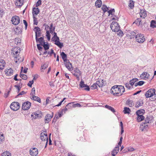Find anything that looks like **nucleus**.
Segmentation results:
<instances>
[{"instance_id":"nucleus-1","label":"nucleus","mask_w":156,"mask_h":156,"mask_svg":"<svg viewBox=\"0 0 156 156\" xmlns=\"http://www.w3.org/2000/svg\"><path fill=\"white\" fill-rule=\"evenodd\" d=\"M125 91V88L122 85H115L112 87L111 89L112 93L116 97L121 96Z\"/></svg>"},{"instance_id":"nucleus-2","label":"nucleus","mask_w":156,"mask_h":156,"mask_svg":"<svg viewBox=\"0 0 156 156\" xmlns=\"http://www.w3.org/2000/svg\"><path fill=\"white\" fill-rule=\"evenodd\" d=\"M154 95L155 97H156L155 90L154 88L149 89L147 91L145 94L146 98H151Z\"/></svg>"},{"instance_id":"nucleus-3","label":"nucleus","mask_w":156,"mask_h":156,"mask_svg":"<svg viewBox=\"0 0 156 156\" xmlns=\"http://www.w3.org/2000/svg\"><path fill=\"white\" fill-rule=\"evenodd\" d=\"M40 138L42 141L45 142L46 146L48 142V137L47 133L46 131H44L40 134ZM46 146H45L46 147Z\"/></svg>"},{"instance_id":"nucleus-4","label":"nucleus","mask_w":156,"mask_h":156,"mask_svg":"<svg viewBox=\"0 0 156 156\" xmlns=\"http://www.w3.org/2000/svg\"><path fill=\"white\" fill-rule=\"evenodd\" d=\"M20 108L19 103L17 102H13L10 105V108L12 110L16 111L19 110Z\"/></svg>"},{"instance_id":"nucleus-5","label":"nucleus","mask_w":156,"mask_h":156,"mask_svg":"<svg viewBox=\"0 0 156 156\" xmlns=\"http://www.w3.org/2000/svg\"><path fill=\"white\" fill-rule=\"evenodd\" d=\"M136 41L139 43H143L145 41V38L144 35L141 34H138L136 35Z\"/></svg>"},{"instance_id":"nucleus-6","label":"nucleus","mask_w":156,"mask_h":156,"mask_svg":"<svg viewBox=\"0 0 156 156\" xmlns=\"http://www.w3.org/2000/svg\"><path fill=\"white\" fill-rule=\"evenodd\" d=\"M11 21L14 25H17L20 22V17L17 16H14L12 17Z\"/></svg>"},{"instance_id":"nucleus-7","label":"nucleus","mask_w":156,"mask_h":156,"mask_svg":"<svg viewBox=\"0 0 156 156\" xmlns=\"http://www.w3.org/2000/svg\"><path fill=\"white\" fill-rule=\"evenodd\" d=\"M34 30L35 32V37L41 36V30L39 27H35L34 28Z\"/></svg>"},{"instance_id":"nucleus-8","label":"nucleus","mask_w":156,"mask_h":156,"mask_svg":"<svg viewBox=\"0 0 156 156\" xmlns=\"http://www.w3.org/2000/svg\"><path fill=\"white\" fill-rule=\"evenodd\" d=\"M81 74V73L80 70L77 68H76L74 70V73H73V75L76 77L78 80H80L79 76Z\"/></svg>"},{"instance_id":"nucleus-9","label":"nucleus","mask_w":156,"mask_h":156,"mask_svg":"<svg viewBox=\"0 0 156 156\" xmlns=\"http://www.w3.org/2000/svg\"><path fill=\"white\" fill-rule=\"evenodd\" d=\"M38 153V150L36 147L32 148L30 149V154L32 156H36Z\"/></svg>"},{"instance_id":"nucleus-10","label":"nucleus","mask_w":156,"mask_h":156,"mask_svg":"<svg viewBox=\"0 0 156 156\" xmlns=\"http://www.w3.org/2000/svg\"><path fill=\"white\" fill-rule=\"evenodd\" d=\"M23 26L20 24L15 30V34L17 35H20L22 34Z\"/></svg>"},{"instance_id":"nucleus-11","label":"nucleus","mask_w":156,"mask_h":156,"mask_svg":"<svg viewBox=\"0 0 156 156\" xmlns=\"http://www.w3.org/2000/svg\"><path fill=\"white\" fill-rule=\"evenodd\" d=\"M64 64L66 67L69 70L71 71L73 69L72 64L69 60L64 62Z\"/></svg>"},{"instance_id":"nucleus-12","label":"nucleus","mask_w":156,"mask_h":156,"mask_svg":"<svg viewBox=\"0 0 156 156\" xmlns=\"http://www.w3.org/2000/svg\"><path fill=\"white\" fill-rule=\"evenodd\" d=\"M80 86L82 88H84V90L86 91H89L90 90V88L89 86L87 85V84H85L84 81L82 80H81L80 82Z\"/></svg>"},{"instance_id":"nucleus-13","label":"nucleus","mask_w":156,"mask_h":156,"mask_svg":"<svg viewBox=\"0 0 156 156\" xmlns=\"http://www.w3.org/2000/svg\"><path fill=\"white\" fill-rule=\"evenodd\" d=\"M105 81L102 79H98V80L96 81V84L99 87H102L105 86Z\"/></svg>"},{"instance_id":"nucleus-14","label":"nucleus","mask_w":156,"mask_h":156,"mask_svg":"<svg viewBox=\"0 0 156 156\" xmlns=\"http://www.w3.org/2000/svg\"><path fill=\"white\" fill-rule=\"evenodd\" d=\"M55 42V44L57 45L60 48H61L63 46V44L62 43L60 42L59 41V39L58 37H57V39H55L53 40Z\"/></svg>"},{"instance_id":"nucleus-15","label":"nucleus","mask_w":156,"mask_h":156,"mask_svg":"<svg viewBox=\"0 0 156 156\" xmlns=\"http://www.w3.org/2000/svg\"><path fill=\"white\" fill-rule=\"evenodd\" d=\"M38 37H36L35 39L37 43H39V44H41V45L43 43L45 42L44 40V37H41L40 38H38Z\"/></svg>"},{"instance_id":"nucleus-16","label":"nucleus","mask_w":156,"mask_h":156,"mask_svg":"<svg viewBox=\"0 0 156 156\" xmlns=\"http://www.w3.org/2000/svg\"><path fill=\"white\" fill-rule=\"evenodd\" d=\"M28 101L23 103L22 105V109L24 110H27L29 109V103Z\"/></svg>"},{"instance_id":"nucleus-17","label":"nucleus","mask_w":156,"mask_h":156,"mask_svg":"<svg viewBox=\"0 0 156 156\" xmlns=\"http://www.w3.org/2000/svg\"><path fill=\"white\" fill-rule=\"evenodd\" d=\"M42 114L41 113H37L36 112H34V114L31 115V116L32 118V120L33 119L40 118L42 116Z\"/></svg>"},{"instance_id":"nucleus-18","label":"nucleus","mask_w":156,"mask_h":156,"mask_svg":"<svg viewBox=\"0 0 156 156\" xmlns=\"http://www.w3.org/2000/svg\"><path fill=\"white\" fill-rule=\"evenodd\" d=\"M39 12L40 10L38 8H33L32 11L33 16H36Z\"/></svg>"},{"instance_id":"nucleus-19","label":"nucleus","mask_w":156,"mask_h":156,"mask_svg":"<svg viewBox=\"0 0 156 156\" xmlns=\"http://www.w3.org/2000/svg\"><path fill=\"white\" fill-rule=\"evenodd\" d=\"M140 17L143 18H145L147 16L146 11L144 9H142L140 10Z\"/></svg>"},{"instance_id":"nucleus-20","label":"nucleus","mask_w":156,"mask_h":156,"mask_svg":"<svg viewBox=\"0 0 156 156\" xmlns=\"http://www.w3.org/2000/svg\"><path fill=\"white\" fill-rule=\"evenodd\" d=\"M149 76V75L148 73L144 72L142 73L140 76V77L141 79H148Z\"/></svg>"},{"instance_id":"nucleus-21","label":"nucleus","mask_w":156,"mask_h":156,"mask_svg":"<svg viewBox=\"0 0 156 156\" xmlns=\"http://www.w3.org/2000/svg\"><path fill=\"white\" fill-rule=\"evenodd\" d=\"M136 31H130L129 32V35L130 37V38H133L134 37L136 38Z\"/></svg>"},{"instance_id":"nucleus-22","label":"nucleus","mask_w":156,"mask_h":156,"mask_svg":"<svg viewBox=\"0 0 156 156\" xmlns=\"http://www.w3.org/2000/svg\"><path fill=\"white\" fill-rule=\"evenodd\" d=\"M118 25V23L115 21L113 22L110 25V28L113 31H114L116 26Z\"/></svg>"},{"instance_id":"nucleus-23","label":"nucleus","mask_w":156,"mask_h":156,"mask_svg":"<svg viewBox=\"0 0 156 156\" xmlns=\"http://www.w3.org/2000/svg\"><path fill=\"white\" fill-rule=\"evenodd\" d=\"M5 74L9 76H11L13 74V70L11 68H10L8 70H6L5 71Z\"/></svg>"},{"instance_id":"nucleus-24","label":"nucleus","mask_w":156,"mask_h":156,"mask_svg":"<svg viewBox=\"0 0 156 156\" xmlns=\"http://www.w3.org/2000/svg\"><path fill=\"white\" fill-rule=\"evenodd\" d=\"M15 4L16 6L18 7H20L23 4V0H17Z\"/></svg>"},{"instance_id":"nucleus-25","label":"nucleus","mask_w":156,"mask_h":156,"mask_svg":"<svg viewBox=\"0 0 156 156\" xmlns=\"http://www.w3.org/2000/svg\"><path fill=\"white\" fill-rule=\"evenodd\" d=\"M152 120V117L150 115L147 116L145 119V122L144 123V124L151 123Z\"/></svg>"},{"instance_id":"nucleus-26","label":"nucleus","mask_w":156,"mask_h":156,"mask_svg":"<svg viewBox=\"0 0 156 156\" xmlns=\"http://www.w3.org/2000/svg\"><path fill=\"white\" fill-rule=\"evenodd\" d=\"M60 55L64 62L66 61V60H67V55L63 51L61 52Z\"/></svg>"},{"instance_id":"nucleus-27","label":"nucleus","mask_w":156,"mask_h":156,"mask_svg":"<svg viewBox=\"0 0 156 156\" xmlns=\"http://www.w3.org/2000/svg\"><path fill=\"white\" fill-rule=\"evenodd\" d=\"M38 75L36 74L35 75H33V76L34 77L33 80L30 81V87H32V84L34 83V80H36L38 77Z\"/></svg>"},{"instance_id":"nucleus-28","label":"nucleus","mask_w":156,"mask_h":156,"mask_svg":"<svg viewBox=\"0 0 156 156\" xmlns=\"http://www.w3.org/2000/svg\"><path fill=\"white\" fill-rule=\"evenodd\" d=\"M53 117V115L51 114H48L45 116V120L47 121V123H48L50 121L51 118Z\"/></svg>"},{"instance_id":"nucleus-29","label":"nucleus","mask_w":156,"mask_h":156,"mask_svg":"<svg viewBox=\"0 0 156 156\" xmlns=\"http://www.w3.org/2000/svg\"><path fill=\"white\" fill-rule=\"evenodd\" d=\"M102 3L101 0H97L95 3V5L98 8H100L101 5Z\"/></svg>"},{"instance_id":"nucleus-30","label":"nucleus","mask_w":156,"mask_h":156,"mask_svg":"<svg viewBox=\"0 0 156 156\" xmlns=\"http://www.w3.org/2000/svg\"><path fill=\"white\" fill-rule=\"evenodd\" d=\"M126 104L130 107H132L134 105L133 104V101L129 99H128L126 101Z\"/></svg>"},{"instance_id":"nucleus-31","label":"nucleus","mask_w":156,"mask_h":156,"mask_svg":"<svg viewBox=\"0 0 156 156\" xmlns=\"http://www.w3.org/2000/svg\"><path fill=\"white\" fill-rule=\"evenodd\" d=\"M5 66V61L3 60H2L0 61V69L1 70L3 69Z\"/></svg>"},{"instance_id":"nucleus-32","label":"nucleus","mask_w":156,"mask_h":156,"mask_svg":"<svg viewBox=\"0 0 156 156\" xmlns=\"http://www.w3.org/2000/svg\"><path fill=\"white\" fill-rule=\"evenodd\" d=\"M138 80V79L137 78H133L129 81L130 84L131 86H133L134 83Z\"/></svg>"},{"instance_id":"nucleus-33","label":"nucleus","mask_w":156,"mask_h":156,"mask_svg":"<svg viewBox=\"0 0 156 156\" xmlns=\"http://www.w3.org/2000/svg\"><path fill=\"white\" fill-rule=\"evenodd\" d=\"M143 104V102L142 100H140L138 101L136 105V108H138L139 107L142 106Z\"/></svg>"},{"instance_id":"nucleus-34","label":"nucleus","mask_w":156,"mask_h":156,"mask_svg":"<svg viewBox=\"0 0 156 156\" xmlns=\"http://www.w3.org/2000/svg\"><path fill=\"white\" fill-rule=\"evenodd\" d=\"M131 110L129 108L126 107L124 108L123 112L125 114H129Z\"/></svg>"},{"instance_id":"nucleus-35","label":"nucleus","mask_w":156,"mask_h":156,"mask_svg":"<svg viewBox=\"0 0 156 156\" xmlns=\"http://www.w3.org/2000/svg\"><path fill=\"white\" fill-rule=\"evenodd\" d=\"M41 46L43 47L44 49L45 50H47L49 48V46L47 42H45L44 43H43Z\"/></svg>"},{"instance_id":"nucleus-36","label":"nucleus","mask_w":156,"mask_h":156,"mask_svg":"<svg viewBox=\"0 0 156 156\" xmlns=\"http://www.w3.org/2000/svg\"><path fill=\"white\" fill-rule=\"evenodd\" d=\"M48 65L46 63H44L41 66L40 70L41 72H44V70L48 67Z\"/></svg>"},{"instance_id":"nucleus-37","label":"nucleus","mask_w":156,"mask_h":156,"mask_svg":"<svg viewBox=\"0 0 156 156\" xmlns=\"http://www.w3.org/2000/svg\"><path fill=\"white\" fill-rule=\"evenodd\" d=\"M144 117L143 115L137 116V120L138 122H140L144 120Z\"/></svg>"},{"instance_id":"nucleus-38","label":"nucleus","mask_w":156,"mask_h":156,"mask_svg":"<svg viewBox=\"0 0 156 156\" xmlns=\"http://www.w3.org/2000/svg\"><path fill=\"white\" fill-rule=\"evenodd\" d=\"M144 112V109L139 110L137 111L136 112V114L137 116H140V115H143V113Z\"/></svg>"},{"instance_id":"nucleus-39","label":"nucleus","mask_w":156,"mask_h":156,"mask_svg":"<svg viewBox=\"0 0 156 156\" xmlns=\"http://www.w3.org/2000/svg\"><path fill=\"white\" fill-rule=\"evenodd\" d=\"M1 156H11V154L9 151H5L2 154Z\"/></svg>"},{"instance_id":"nucleus-40","label":"nucleus","mask_w":156,"mask_h":156,"mask_svg":"<svg viewBox=\"0 0 156 156\" xmlns=\"http://www.w3.org/2000/svg\"><path fill=\"white\" fill-rule=\"evenodd\" d=\"M101 9L103 11L104 13H105L108 10V8L106 5H102L101 7Z\"/></svg>"},{"instance_id":"nucleus-41","label":"nucleus","mask_w":156,"mask_h":156,"mask_svg":"<svg viewBox=\"0 0 156 156\" xmlns=\"http://www.w3.org/2000/svg\"><path fill=\"white\" fill-rule=\"evenodd\" d=\"M22 72H21L20 74V76L24 80H26L27 79V76L24 74H23Z\"/></svg>"},{"instance_id":"nucleus-42","label":"nucleus","mask_w":156,"mask_h":156,"mask_svg":"<svg viewBox=\"0 0 156 156\" xmlns=\"http://www.w3.org/2000/svg\"><path fill=\"white\" fill-rule=\"evenodd\" d=\"M150 26L151 27L154 28L156 26V22L154 20H151V22Z\"/></svg>"},{"instance_id":"nucleus-43","label":"nucleus","mask_w":156,"mask_h":156,"mask_svg":"<svg viewBox=\"0 0 156 156\" xmlns=\"http://www.w3.org/2000/svg\"><path fill=\"white\" fill-rule=\"evenodd\" d=\"M105 107L108 109L111 110L113 113H114L115 112V109L113 107L110 106L106 105L105 106Z\"/></svg>"},{"instance_id":"nucleus-44","label":"nucleus","mask_w":156,"mask_h":156,"mask_svg":"<svg viewBox=\"0 0 156 156\" xmlns=\"http://www.w3.org/2000/svg\"><path fill=\"white\" fill-rule=\"evenodd\" d=\"M144 83V82L143 81H140L137 83H135V86L136 87L137 86H141L143 85Z\"/></svg>"},{"instance_id":"nucleus-45","label":"nucleus","mask_w":156,"mask_h":156,"mask_svg":"<svg viewBox=\"0 0 156 156\" xmlns=\"http://www.w3.org/2000/svg\"><path fill=\"white\" fill-rule=\"evenodd\" d=\"M33 24L34 25H37L38 22L36 16H33Z\"/></svg>"},{"instance_id":"nucleus-46","label":"nucleus","mask_w":156,"mask_h":156,"mask_svg":"<svg viewBox=\"0 0 156 156\" xmlns=\"http://www.w3.org/2000/svg\"><path fill=\"white\" fill-rule=\"evenodd\" d=\"M134 5V2L132 0H130L129 3V6L130 7L131 9H132Z\"/></svg>"},{"instance_id":"nucleus-47","label":"nucleus","mask_w":156,"mask_h":156,"mask_svg":"<svg viewBox=\"0 0 156 156\" xmlns=\"http://www.w3.org/2000/svg\"><path fill=\"white\" fill-rule=\"evenodd\" d=\"M108 12L109 13L108 16L110 15H112L113 16L114 15L115 9H111L108 11Z\"/></svg>"},{"instance_id":"nucleus-48","label":"nucleus","mask_w":156,"mask_h":156,"mask_svg":"<svg viewBox=\"0 0 156 156\" xmlns=\"http://www.w3.org/2000/svg\"><path fill=\"white\" fill-rule=\"evenodd\" d=\"M15 43L17 45L21 43V39L20 38H16L15 39Z\"/></svg>"},{"instance_id":"nucleus-49","label":"nucleus","mask_w":156,"mask_h":156,"mask_svg":"<svg viewBox=\"0 0 156 156\" xmlns=\"http://www.w3.org/2000/svg\"><path fill=\"white\" fill-rule=\"evenodd\" d=\"M35 93V88L34 87L32 89L30 94L32 96V98H38V97L34 95Z\"/></svg>"},{"instance_id":"nucleus-50","label":"nucleus","mask_w":156,"mask_h":156,"mask_svg":"<svg viewBox=\"0 0 156 156\" xmlns=\"http://www.w3.org/2000/svg\"><path fill=\"white\" fill-rule=\"evenodd\" d=\"M46 36L47 39L49 41L50 40V39L51 35L49 33V31L46 30Z\"/></svg>"},{"instance_id":"nucleus-51","label":"nucleus","mask_w":156,"mask_h":156,"mask_svg":"<svg viewBox=\"0 0 156 156\" xmlns=\"http://www.w3.org/2000/svg\"><path fill=\"white\" fill-rule=\"evenodd\" d=\"M141 22V20L140 18H137L135 21L134 22V23H135L136 24L138 25H140Z\"/></svg>"},{"instance_id":"nucleus-52","label":"nucleus","mask_w":156,"mask_h":156,"mask_svg":"<svg viewBox=\"0 0 156 156\" xmlns=\"http://www.w3.org/2000/svg\"><path fill=\"white\" fill-rule=\"evenodd\" d=\"M119 151H118L115 149H114L112 152V155L113 156H115L118 152Z\"/></svg>"},{"instance_id":"nucleus-53","label":"nucleus","mask_w":156,"mask_h":156,"mask_svg":"<svg viewBox=\"0 0 156 156\" xmlns=\"http://www.w3.org/2000/svg\"><path fill=\"white\" fill-rule=\"evenodd\" d=\"M4 140V137L3 136V134H1L0 133V144L2 143Z\"/></svg>"},{"instance_id":"nucleus-54","label":"nucleus","mask_w":156,"mask_h":156,"mask_svg":"<svg viewBox=\"0 0 156 156\" xmlns=\"http://www.w3.org/2000/svg\"><path fill=\"white\" fill-rule=\"evenodd\" d=\"M120 27H119V25L118 24V25L116 26L115 28V30H114V32H118L120 30Z\"/></svg>"},{"instance_id":"nucleus-55","label":"nucleus","mask_w":156,"mask_h":156,"mask_svg":"<svg viewBox=\"0 0 156 156\" xmlns=\"http://www.w3.org/2000/svg\"><path fill=\"white\" fill-rule=\"evenodd\" d=\"M41 0H38L36 4V7H37L41 5Z\"/></svg>"},{"instance_id":"nucleus-56","label":"nucleus","mask_w":156,"mask_h":156,"mask_svg":"<svg viewBox=\"0 0 156 156\" xmlns=\"http://www.w3.org/2000/svg\"><path fill=\"white\" fill-rule=\"evenodd\" d=\"M63 109H62L61 111H60L58 113L59 117L60 118L63 115Z\"/></svg>"},{"instance_id":"nucleus-57","label":"nucleus","mask_w":156,"mask_h":156,"mask_svg":"<svg viewBox=\"0 0 156 156\" xmlns=\"http://www.w3.org/2000/svg\"><path fill=\"white\" fill-rule=\"evenodd\" d=\"M119 32L118 33V35L119 36H122L123 35V32L120 30L119 31H118Z\"/></svg>"},{"instance_id":"nucleus-58","label":"nucleus","mask_w":156,"mask_h":156,"mask_svg":"<svg viewBox=\"0 0 156 156\" xmlns=\"http://www.w3.org/2000/svg\"><path fill=\"white\" fill-rule=\"evenodd\" d=\"M130 83H126L125 84L126 87L129 89H130L131 88V86L129 85Z\"/></svg>"},{"instance_id":"nucleus-59","label":"nucleus","mask_w":156,"mask_h":156,"mask_svg":"<svg viewBox=\"0 0 156 156\" xmlns=\"http://www.w3.org/2000/svg\"><path fill=\"white\" fill-rule=\"evenodd\" d=\"M41 45L40 44H37V48L39 51H41L42 49V47Z\"/></svg>"},{"instance_id":"nucleus-60","label":"nucleus","mask_w":156,"mask_h":156,"mask_svg":"<svg viewBox=\"0 0 156 156\" xmlns=\"http://www.w3.org/2000/svg\"><path fill=\"white\" fill-rule=\"evenodd\" d=\"M23 23L25 25V28L26 30L27 29V23L26 21L25 20H23Z\"/></svg>"},{"instance_id":"nucleus-61","label":"nucleus","mask_w":156,"mask_h":156,"mask_svg":"<svg viewBox=\"0 0 156 156\" xmlns=\"http://www.w3.org/2000/svg\"><path fill=\"white\" fill-rule=\"evenodd\" d=\"M97 84H96V83L92 85L91 87H92V89H95L97 88Z\"/></svg>"},{"instance_id":"nucleus-62","label":"nucleus","mask_w":156,"mask_h":156,"mask_svg":"<svg viewBox=\"0 0 156 156\" xmlns=\"http://www.w3.org/2000/svg\"><path fill=\"white\" fill-rule=\"evenodd\" d=\"M57 37H58L57 36V34L55 32H54V35L53 37L52 38V39H53L54 38V39L53 40H55V39H57Z\"/></svg>"},{"instance_id":"nucleus-63","label":"nucleus","mask_w":156,"mask_h":156,"mask_svg":"<svg viewBox=\"0 0 156 156\" xmlns=\"http://www.w3.org/2000/svg\"><path fill=\"white\" fill-rule=\"evenodd\" d=\"M54 50L52 49H51L50 51H48V54L50 56H51L52 54L54 53Z\"/></svg>"},{"instance_id":"nucleus-64","label":"nucleus","mask_w":156,"mask_h":156,"mask_svg":"<svg viewBox=\"0 0 156 156\" xmlns=\"http://www.w3.org/2000/svg\"><path fill=\"white\" fill-rule=\"evenodd\" d=\"M128 150L129 151H132L134 150V149L131 147H129L128 148Z\"/></svg>"}]
</instances>
